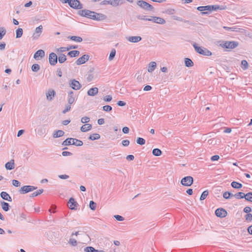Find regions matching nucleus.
I'll return each mask as SVG.
<instances>
[{
  "instance_id": "0eeeda50",
  "label": "nucleus",
  "mask_w": 252,
  "mask_h": 252,
  "mask_svg": "<svg viewBox=\"0 0 252 252\" xmlns=\"http://www.w3.org/2000/svg\"><path fill=\"white\" fill-rule=\"evenodd\" d=\"M69 85L72 89L74 90H78L81 89L82 85L79 81L75 79H70L69 81Z\"/></svg>"
},
{
  "instance_id": "c85d7f7f",
  "label": "nucleus",
  "mask_w": 252,
  "mask_h": 252,
  "mask_svg": "<svg viewBox=\"0 0 252 252\" xmlns=\"http://www.w3.org/2000/svg\"><path fill=\"white\" fill-rule=\"evenodd\" d=\"M0 203L2 209L4 211L7 212L8 211H9L10 208V205L8 203L5 202L4 201H0Z\"/></svg>"
},
{
  "instance_id": "79ce46f5",
  "label": "nucleus",
  "mask_w": 252,
  "mask_h": 252,
  "mask_svg": "<svg viewBox=\"0 0 252 252\" xmlns=\"http://www.w3.org/2000/svg\"><path fill=\"white\" fill-rule=\"evenodd\" d=\"M68 243L71 246H76L77 245L78 242L76 240V239L70 238L68 241Z\"/></svg>"
},
{
  "instance_id": "412c9836",
  "label": "nucleus",
  "mask_w": 252,
  "mask_h": 252,
  "mask_svg": "<svg viewBox=\"0 0 252 252\" xmlns=\"http://www.w3.org/2000/svg\"><path fill=\"white\" fill-rule=\"evenodd\" d=\"M128 41L132 43H137L141 40L142 38L140 36H131L127 38Z\"/></svg>"
},
{
  "instance_id": "69168bd1",
  "label": "nucleus",
  "mask_w": 252,
  "mask_h": 252,
  "mask_svg": "<svg viewBox=\"0 0 252 252\" xmlns=\"http://www.w3.org/2000/svg\"><path fill=\"white\" fill-rule=\"evenodd\" d=\"M138 18L142 20L150 21V18H147L146 16H139Z\"/></svg>"
},
{
  "instance_id": "58836bf2",
  "label": "nucleus",
  "mask_w": 252,
  "mask_h": 252,
  "mask_svg": "<svg viewBox=\"0 0 252 252\" xmlns=\"http://www.w3.org/2000/svg\"><path fill=\"white\" fill-rule=\"evenodd\" d=\"M6 33V29L4 27H0V40L2 39Z\"/></svg>"
},
{
  "instance_id": "cd10ccee",
  "label": "nucleus",
  "mask_w": 252,
  "mask_h": 252,
  "mask_svg": "<svg viewBox=\"0 0 252 252\" xmlns=\"http://www.w3.org/2000/svg\"><path fill=\"white\" fill-rule=\"evenodd\" d=\"M45 55V52L42 50H39L37 51H36L35 54H34V58L35 59H37L38 57L42 58Z\"/></svg>"
},
{
  "instance_id": "7c9ffc66",
  "label": "nucleus",
  "mask_w": 252,
  "mask_h": 252,
  "mask_svg": "<svg viewBox=\"0 0 252 252\" xmlns=\"http://www.w3.org/2000/svg\"><path fill=\"white\" fill-rule=\"evenodd\" d=\"M80 52L77 50H73L68 53V55L70 57H76L79 55Z\"/></svg>"
},
{
  "instance_id": "c03bdc74",
  "label": "nucleus",
  "mask_w": 252,
  "mask_h": 252,
  "mask_svg": "<svg viewBox=\"0 0 252 252\" xmlns=\"http://www.w3.org/2000/svg\"><path fill=\"white\" fill-rule=\"evenodd\" d=\"M43 191H44V190L43 189H39V190L33 192L32 193L31 197H33L37 196L38 195H40V194H41L43 192Z\"/></svg>"
},
{
  "instance_id": "393cba45",
  "label": "nucleus",
  "mask_w": 252,
  "mask_h": 252,
  "mask_svg": "<svg viewBox=\"0 0 252 252\" xmlns=\"http://www.w3.org/2000/svg\"><path fill=\"white\" fill-rule=\"evenodd\" d=\"M84 252H105L103 250H98L95 249L94 247L88 246L84 248Z\"/></svg>"
},
{
  "instance_id": "f257e3e1",
  "label": "nucleus",
  "mask_w": 252,
  "mask_h": 252,
  "mask_svg": "<svg viewBox=\"0 0 252 252\" xmlns=\"http://www.w3.org/2000/svg\"><path fill=\"white\" fill-rule=\"evenodd\" d=\"M78 14L82 17H85L97 21H103L107 18V16L103 14L97 13L88 9L79 10Z\"/></svg>"
},
{
  "instance_id": "09e8293b",
  "label": "nucleus",
  "mask_w": 252,
  "mask_h": 252,
  "mask_svg": "<svg viewBox=\"0 0 252 252\" xmlns=\"http://www.w3.org/2000/svg\"><path fill=\"white\" fill-rule=\"evenodd\" d=\"M32 69L33 72H37L40 69V66L38 64H33L32 66Z\"/></svg>"
},
{
  "instance_id": "4468645a",
  "label": "nucleus",
  "mask_w": 252,
  "mask_h": 252,
  "mask_svg": "<svg viewBox=\"0 0 252 252\" xmlns=\"http://www.w3.org/2000/svg\"><path fill=\"white\" fill-rule=\"evenodd\" d=\"M43 27L40 25L35 29V32L32 35V38L33 39H37L42 32Z\"/></svg>"
},
{
  "instance_id": "37998d69",
  "label": "nucleus",
  "mask_w": 252,
  "mask_h": 252,
  "mask_svg": "<svg viewBox=\"0 0 252 252\" xmlns=\"http://www.w3.org/2000/svg\"><path fill=\"white\" fill-rule=\"evenodd\" d=\"M245 199L252 202V192H249L246 194Z\"/></svg>"
},
{
  "instance_id": "aec40b11",
  "label": "nucleus",
  "mask_w": 252,
  "mask_h": 252,
  "mask_svg": "<svg viewBox=\"0 0 252 252\" xmlns=\"http://www.w3.org/2000/svg\"><path fill=\"white\" fill-rule=\"evenodd\" d=\"M68 104L71 105L75 102V97L73 91H70L68 93L67 98Z\"/></svg>"
},
{
  "instance_id": "ea45409f",
  "label": "nucleus",
  "mask_w": 252,
  "mask_h": 252,
  "mask_svg": "<svg viewBox=\"0 0 252 252\" xmlns=\"http://www.w3.org/2000/svg\"><path fill=\"white\" fill-rule=\"evenodd\" d=\"M152 154L155 156H159L161 155L162 152L160 149L158 148H155L153 150Z\"/></svg>"
},
{
  "instance_id": "e2e57ef3",
  "label": "nucleus",
  "mask_w": 252,
  "mask_h": 252,
  "mask_svg": "<svg viewBox=\"0 0 252 252\" xmlns=\"http://www.w3.org/2000/svg\"><path fill=\"white\" fill-rule=\"evenodd\" d=\"M12 185L15 187H18L20 186V183L18 180H12Z\"/></svg>"
},
{
  "instance_id": "423d86ee",
  "label": "nucleus",
  "mask_w": 252,
  "mask_h": 252,
  "mask_svg": "<svg viewBox=\"0 0 252 252\" xmlns=\"http://www.w3.org/2000/svg\"><path fill=\"white\" fill-rule=\"evenodd\" d=\"M63 3H68L69 5L74 9H81L82 8L83 6L80 3V1H62Z\"/></svg>"
},
{
  "instance_id": "72a5a7b5",
  "label": "nucleus",
  "mask_w": 252,
  "mask_h": 252,
  "mask_svg": "<svg viewBox=\"0 0 252 252\" xmlns=\"http://www.w3.org/2000/svg\"><path fill=\"white\" fill-rule=\"evenodd\" d=\"M231 185L232 188H233L234 189H240V188H241L242 187V184L238 183V182H235V181H233L231 183Z\"/></svg>"
},
{
  "instance_id": "6e6552de",
  "label": "nucleus",
  "mask_w": 252,
  "mask_h": 252,
  "mask_svg": "<svg viewBox=\"0 0 252 252\" xmlns=\"http://www.w3.org/2000/svg\"><path fill=\"white\" fill-rule=\"evenodd\" d=\"M137 4L146 10H152L153 9L152 5L146 2V1H137Z\"/></svg>"
},
{
  "instance_id": "f704fd0d",
  "label": "nucleus",
  "mask_w": 252,
  "mask_h": 252,
  "mask_svg": "<svg viewBox=\"0 0 252 252\" xmlns=\"http://www.w3.org/2000/svg\"><path fill=\"white\" fill-rule=\"evenodd\" d=\"M59 62L60 63H64L66 60V57L63 54H60L58 58Z\"/></svg>"
},
{
  "instance_id": "473e14b6",
  "label": "nucleus",
  "mask_w": 252,
  "mask_h": 252,
  "mask_svg": "<svg viewBox=\"0 0 252 252\" xmlns=\"http://www.w3.org/2000/svg\"><path fill=\"white\" fill-rule=\"evenodd\" d=\"M68 38H69L70 39L74 41L77 42H81L82 41L83 39L82 37L80 36H68Z\"/></svg>"
},
{
  "instance_id": "39448f33",
  "label": "nucleus",
  "mask_w": 252,
  "mask_h": 252,
  "mask_svg": "<svg viewBox=\"0 0 252 252\" xmlns=\"http://www.w3.org/2000/svg\"><path fill=\"white\" fill-rule=\"evenodd\" d=\"M193 182V179L191 176H189L183 178L181 181V184L186 187H190Z\"/></svg>"
},
{
  "instance_id": "4c0bfd02",
  "label": "nucleus",
  "mask_w": 252,
  "mask_h": 252,
  "mask_svg": "<svg viewBox=\"0 0 252 252\" xmlns=\"http://www.w3.org/2000/svg\"><path fill=\"white\" fill-rule=\"evenodd\" d=\"M100 135L98 133H94L90 136L89 139L91 140H97L100 138Z\"/></svg>"
},
{
  "instance_id": "f03ea898",
  "label": "nucleus",
  "mask_w": 252,
  "mask_h": 252,
  "mask_svg": "<svg viewBox=\"0 0 252 252\" xmlns=\"http://www.w3.org/2000/svg\"><path fill=\"white\" fill-rule=\"evenodd\" d=\"M225 8L226 6L224 5L220 6L219 5H214L199 6L197 8V9L200 11H202V14L204 15L208 13V12H205V11L211 12L213 10H217L218 9L223 10L225 9Z\"/></svg>"
},
{
  "instance_id": "4be33fe9",
  "label": "nucleus",
  "mask_w": 252,
  "mask_h": 252,
  "mask_svg": "<svg viewBox=\"0 0 252 252\" xmlns=\"http://www.w3.org/2000/svg\"><path fill=\"white\" fill-rule=\"evenodd\" d=\"M5 167L7 170H12L15 168L14 160L11 159L9 162H7L5 164Z\"/></svg>"
},
{
  "instance_id": "a878e982",
  "label": "nucleus",
  "mask_w": 252,
  "mask_h": 252,
  "mask_svg": "<svg viewBox=\"0 0 252 252\" xmlns=\"http://www.w3.org/2000/svg\"><path fill=\"white\" fill-rule=\"evenodd\" d=\"M92 128V125L90 124H87L83 125L80 128L82 132H85L89 131Z\"/></svg>"
},
{
  "instance_id": "338daca9",
  "label": "nucleus",
  "mask_w": 252,
  "mask_h": 252,
  "mask_svg": "<svg viewBox=\"0 0 252 252\" xmlns=\"http://www.w3.org/2000/svg\"><path fill=\"white\" fill-rule=\"evenodd\" d=\"M174 9H167L165 11V13L168 14H173L174 13Z\"/></svg>"
},
{
  "instance_id": "a211bd4d",
  "label": "nucleus",
  "mask_w": 252,
  "mask_h": 252,
  "mask_svg": "<svg viewBox=\"0 0 252 252\" xmlns=\"http://www.w3.org/2000/svg\"><path fill=\"white\" fill-rule=\"evenodd\" d=\"M150 21H153L154 22L159 24H164L165 23V20L160 17L152 16L150 18Z\"/></svg>"
},
{
  "instance_id": "864d4df0",
  "label": "nucleus",
  "mask_w": 252,
  "mask_h": 252,
  "mask_svg": "<svg viewBox=\"0 0 252 252\" xmlns=\"http://www.w3.org/2000/svg\"><path fill=\"white\" fill-rule=\"evenodd\" d=\"M68 51V49L66 47H60L56 49V52L58 54L63 53Z\"/></svg>"
},
{
  "instance_id": "1a4fd4ad",
  "label": "nucleus",
  "mask_w": 252,
  "mask_h": 252,
  "mask_svg": "<svg viewBox=\"0 0 252 252\" xmlns=\"http://www.w3.org/2000/svg\"><path fill=\"white\" fill-rule=\"evenodd\" d=\"M238 45V43L236 41H225L221 46L227 49H234Z\"/></svg>"
},
{
  "instance_id": "13d9d810",
  "label": "nucleus",
  "mask_w": 252,
  "mask_h": 252,
  "mask_svg": "<svg viewBox=\"0 0 252 252\" xmlns=\"http://www.w3.org/2000/svg\"><path fill=\"white\" fill-rule=\"evenodd\" d=\"M223 28L227 31H237V28L235 27H228L224 26L223 27Z\"/></svg>"
},
{
  "instance_id": "4d7b16f0",
  "label": "nucleus",
  "mask_w": 252,
  "mask_h": 252,
  "mask_svg": "<svg viewBox=\"0 0 252 252\" xmlns=\"http://www.w3.org/2000/svg\"><path fill=\"white\" fill-rule=\"evenodd\" d=\"M103 110L106 112H110L112 110V108L110 105H105L103 106Z\"/></svg>"
},
{
  "instance_id": "5fc2aeb1",
  "label": "nucleus",
  "mask_w": 252,
  "mask_h": 252,
  "mask_svg": "<svg viewBox=\"0 0 252 252\" xmlns=\"http://www.w3.org/2000/svg\"><path fill=\"white\" fill-rule=\"evenodd\" d=\"M90 121V118L88 117H82L81 119V122L82 123L86 124L89 122Z\"/></svg>"
},
{
  "instance_id": "2eb2a0df",
  "label": "nucleus",
  "mask_w": 252,
  "mask_h": 252,
  "mask_svg": "<svg viewBox=\"0 0 252 252\" xmlns=\"http://www.w3.org/2000/svg\"><path fill=\"white\" fill-rule=\"evenodd\" d=\"M123 3V2L122 1L120 2V1H101V2L100 3V4H110L113 6H117L122 4Z\"/></svg>"
},
{
  "instance_id": "3c124183",
  "label": "nucleus",
  "mask_w": 252,
  "mask_h": 252,
  "mask_svg": "<svg viewBox=\"0 0 252 252\" xmlns=\"http://www.w3.org/2000/svg\"><path fill=\"white\" fill-rule=\"evenodd\" d=\"M115 55H116V50H115V49H113L111 50L110 54L109 55V60L112 61L114 59Z\"/></svg>"
},
{
  "instance_id": "e433bc0d",
  "label": "nucleus",
  "mask_w": 252,
  "mask_h": 252,
  "mask_svg": "<svg viewBox=\"0 0 252 252\" xmlns=\"http://www.w3.org/2000/svg\"><path fill=\"white\" fill-rule=\"evenodd\" d=\"M46 133V129L44 127H40L37 129V133L39 136H42Z\"/></svg>"
},
{
  "instance_id": "a18cd8bd",
  "label": "nucleus",
  "mask_w": 252,
  "mask_h": 252,
  "mask_svg": "<svg viewBox=\"0 0 252 252\" xmlns=\"http://www.w3.org/2000/svg\"><path fill=\"white\" fill-rule=\"evenodd\" d=\"M242 68L244 70H246L248 68L249 65L247 61L243 60L241 62Z\"/></svg>"
},
{
  "instance_id": "6e6d98bb",
  "label": "nucleus",
  "mask_w": 252,
  "mask_h": 252,
  "mask_svg": "<svg viewBox=\"0 0 252 252\" xmlns=\"http://www.w3.org/2000/svg\"><path fill=\"white\" fill-rule=\"evenodd\" d=\"M245 219L248 221H252V214L251 213H248L245 216Z\"/></svg>"
},
{
  "instance_id": "680f3d73",
  "label": "nucleus",
  "mask_w": 252,
  "mask_h": 252,
  "mask_svg": "<svg viewBox=\"0 0 252 252\" xmlns=\"http://www.w3.org/2000/svg\"><path fill=\"white\" fill-rule=\"evenodd\" d=\"M112 99V97L111 95H106L105 97H104L103 98V100L105 101H106V102H109Z\"/></svg>"
},
{
  "instance_id": "49530a36",
  "label": "nucleus",
  "mask_w": 252,
  "mask_h": 252,
  "mask_svg": "<svg viewBox=\"0 0 252 252\" xmlns=\"http://www.w3.org/2000/svg\"><path fill=\"white\" fill-rule=\"evenodd\" d=\"M208 194H209V192L207 190L204 191L201 195V196L200 198V200H204L206 198V197L208 196Z\"/></svg>"
},
{
  "instance_id": "f3484780",
  "label": "nucleus",
  "mask_w": 252,
  "mask_h": 252,
  "mask_svg": "<svg viewBox=\"0 0 252 252\" xmlns=\"http://www.w3.org/2000/svg\"><path fill=\"white\" fill-rule=\"evenodd\" d=\"M78 205L75 199L71 197L68 202V206L71 210H76L77 205Z\"/></svg>"
},
{
  "instance_id": "bb28decb",
  "label": "nucleus",
  "mask_w": 252,
  "mask_h": 252,
  "mask_svg": "<svg viewBox=\"0 0 252 252\" xmlns=\"http://www.w3.org/2000/svg\"><path fill=\"white\" fill-rule=\"evenodd\" d=\"M157 63L155 62H151L149 63L148 65V71L149 72H152L156 68Z\"/></svg>"
},
{
  "instance_id": "de8ad7c7",
  "label": "nucleus",
  "mask_w": 252,
  "mask_h": 252,
  "mask_svg": "<svg viewBox=\"0 0 252 252\" xmlns=\"http://www.w3.org/2000/svg\"><path fill=\"white\" fill-rule=\"evenodd\" d=\"M145 142V140L143 138L138 137L136 140V143L140 145H144Z\"/></svg>"
},
{
  "instance_id": "052dcab7",
  "label": "nucleus",
  "mask_w": 252,
  "mask_h": 252,
  "mask_svg": "<svg viewBox=\"0 0 252 252\" xmlns=\"http://www.w3.org/2000/svg\"><path fill=\"white\" fill-rule=\"evenodd\" d=\"M114 217L118 221H123L125 220L124 217L118 215H115Z\"/></svg>"
},
{
  "instance_id": "774afa93",
  "label": "nucleus",
  "mask_w": 252,
  "mask_h": 252,
  "mask_svg": "<svg viewBox=\"0 0 252 252\" xmlns=\"http://www.w3.org/2000/svg\"><path fill=\"white\" fill-rule=\"evenodd\" d=\"M20 220H24L26 219V215L24 213H21L19 215Z\"/></svg>"
},
{
  "instance_id": "5701e85b",
  "label": "nucleus",
  "mask_w": 252,
  "mask_h": 252,
  "mask_svg": "<svg viewBox=\"0 0 252 252\" xmlns=\"http://www.w3.org/2000/svg\"><path fill=\"white\" fill-rule=\"evenodd\" d=\"M0 197L4 200H5L11 202L12 198L5 191H2L0 193Z\"/></svg>"
},
{
  "instance_id": "f8f14e48",
  "label": "nucleus",
  "mask_w": 252,
  "mask_h": 252,
  "mask_svg": "<svg viewBox=\"0 0 252 252\" xmlns=\"http://www.w3.org/2000/svg\"><path fill=\"white\" fill-rule=\"evenodd\" d=\"M215 214L218 217L224 218L227 215V211L223 208H218L215 211Z\"/></svg>"
},
{
  "instance_id": "0e129e2a",
  "label": "nucleus",
  "mask_w": 252,
  "mask_h": 252,
  "mask_svg": "<svg viewBox=\"0 0 252 252\" xmlns=\"http://www.w3.org/2000/svg\"><path fill=\"white\" fill-rule=\"evenodd\" d=\"M243 211L245 213L248 214L252 211V209L250 207L247 206L244 208Z\"/></svg>"
},
{
  "instance_id": "bf43d9fd",
  "label": "nucleus",
  "mask_w": 252,
  "mask_h": 252,
  "mask_svg": "<svg viewBox=\"0 0 252 252\" xmlns=\"http://www.w3.org/2000/svg\"><path fill=\"white\" fill-rule=\"evenodd\" d=\"M70 109H71V105L68 104L67 105H66L65 106V109L62 112L63 114H65L67 112L69 111L70 110Z\"/></svg>"
},
{
  "instance_id": "603ef678",
  "label": "nucleus",
  "mask_w": 252,
  "mask_h": 252,
  "mask_svg": "<svg viewBox=\"0 0 252 252\" xmlns=\"http://www.w3.org/2000/svg\"><path fill=\"white\" fill-rule=\"evenodd\" d=\"M90 208L91 210L94 211L96 207V204L93 201H91L89 204Z\"/></svg>"
},
{
  "instance_id": "c756f323",
  "label": "nucleus",
  "mask_w": 252,
  "mask_h": 252,
  "mask_svg": "<svg viewBox=\"0 0 252 252\" xmlns=\"http://www.w3.org/2000/svg\"><path fill=\"white\" fill-rule=\"evenodd\" d=\"M64 134V132L62 130H58L54 132L53 136L54 138H58L63 136Z\"/></svg>"
},
{
  "instance_id": "8fccbe9b",
  "label": "nucleus",
  "mask_w": 252,
  "mask_h": 252,
  "mask_svg": "<svg viewBox=\"0 0 252 252\" xmlns=\"http://www.w3.org/2000/svg\"><path fill=\"white\" fill-rule=\"evenodd\" d=\"M231 196H233V194L228 191H225L223 194V197L226 199H229Z\"/></svg>"
},
{
  "instance_id": "7ed1b4c3",
  "label": "nucleus",
  "mask_w": 252,
  "mask_h": 252,
  "mask_svg": "<svg viewBox=\"0 0 252 252\" xmlns=\"http://www.w3.org/2000/svg\"><path fill=\"white\" fill-rule=\"evenodd\" d=\"M83 144V143L81 140L72 138H68L66 139L62 143L63 146L74 145L76 146H81Z\"/></svg>"
},
{
  "instance_id": "2f4dec72",
  "label": "nucleus",
  "mask_w": 252,
  "mask_h": 252,
  "mask_svg": "<svg viewBox=\"0 0 252 252\" xmlns=\"http://www.w3.org/2000/svg\"><path fill=\"white\" fill-rule=\"evenodd\" d=\"M185 65L187 67H192L193 65V62L189 58H185Z\"/></svg>"
},
{
  "instance_id": "a19ab883",
  "label": "nucleus",
  "mask_w": 252,
  "mask_h": 252,
  "mask_svg": "<svg viewBox=\"0 0 252 252\" xmlns=\"http://www.w3.org/2000/svg\"><path fill=\"white\" fill-rule=\"evenodd\" d=\"M23 33V31L22 28H19L16 31V38H20Z\"/></svg>"
},
{
  "instance_id": "dca6fc26",
  "label": "nucleus",
  "mask_w": 252,
  "mask_h": 252,
  "mask_svg": "<svg viewBox=\"0 0 252 252\" xmlns=\"http://www.w3.org/2000/svg\"><path fill=\"white\" fill-rule=\"evenodd\" d=\"M55 95H56V92L54 90H53V89L49 90L46 93V96L47 100L49 101L52 100L53 98L54 97Z\"/></svg>"
},
{
  "instance_id": "b1692460",
  "label": "nucleus",
  "mask_w": 252,
  "mask_h": 252,
  "mask_svg": "<svg viewBox=\"0 0 252 252\" xmlns=\"http://www.w3.org/2000/svg\"><path fill=\"white\" fill-rule=\"evenodd\" d=\"M98 92V89L96 87L91 88L87 92V94L89 96H94Z\"/></svg>"
},
{
  "instance_id": "9b49d317",
  "label": "nucleus",
  "mask_w": 252,
  "mask_h": 252,
  "mask_svg": "<svg viewBox=\"0 0 252 252\" xmlns=\"http://www.w3.org/2000/svg\"><path fill=\"white\" fill-rule=\"evenodd\" d=\"M89 58L90 56L89 55H84L77 60L76 61V63L77 65H81L84 64L89 60Z\"/></svg>"
},
{
  "instance_id": "ddd939ff",
  "label": "nucleus",
  "mask_w": 252,
  "mask_h": 252,
  "mask_svg": "<svg viewBox=\"0 0 252 252\" xmlns=\"http://www.w3.org/2000/svg\"><path fill=\"white\" fill-rule=\"evenodd\" d=\"M49 63L51 65H55L58 61V57L57 55L54 53H51L49 56Z\"/></svg>"
},
{
  "instance_id": "20e7f679",
  "label": "nucleus",
  "mask_w": 252,
  "mask_h": 252,
  "mask_svg": "<svg viewBox=\"0 0 252 252\" xmlns=\"http://www.w3.org/2000/svg\"><path fill=\"white\" fill-rule=\"evenodd\" d=\"M193 46L194 48L195 51L199 54L207 56L212 55L211 52L205 48L198 46L196 43H194L193 44Z\"/></svg>"
},
{
  "instance_id": "9d476101",
  "label": "nucleus",
  "mask_w": 252,
  "mask_h": 252,
  "mask_svg": "<svg viewBox=\"0 0 252 252\" xmlns=\"http://www.w3.org/2000/svg\"><path fill=\"white\" fill-rule=\"evenodd\" d=\"M37 187L32 186H24L21 189L20 192L21 193L25 194L36 189Z\"/></svg>"
},
{
  "instance_id": "c9c22d12",
  "label": "nucleus",
  "mask_w": 252,
  "mask_h": 252,
  "mask_svg": "<svg viewBox=\"0 0 252 252\" xmlns=\"http://www.w3.org/2000/svg\"><path fill=\"white\" fill-rule=\"evenodd\" d=\"M246 194H245L244 192H238L234 195H233V196H235L237 199H240L242 198H245Z\"/></svg>"
},
{
  "instance_id": "6ab92c4d",
  "label": "nucleus",
  "mask_w": 252,
  "mask_h": 252,
  "mask_svg": "<svg viewBox=\"0 0 252 252\" xmlns=\"http://www.w3.org/2000/svg\"><path fill=\"white\" fill-rule=\"evenodd\" d=\"M73 235L78 236L81 235L85 241H88L89 239V237L88 234H87L85 232L83 231H77L75 233H72L71 234V236L72 237Z\"/></svg>"
}]
</instances>
